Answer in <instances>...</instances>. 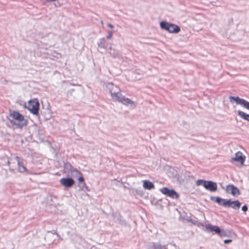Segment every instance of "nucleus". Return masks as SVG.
<instances>
[{
    "label": "nucleus",
    "instance_id": "f257e3e1",
    "mask_svg": "<svg viewBox=\"0 0 249 249\" xmlns=\"http://www.w3.org/2000/svg\"><path fill=\"white\" fill-rule=\"evenodd\" d=\"M105 86L106 89L110 94L113 101H118L125 106L130 105L134 107H136L134 102L121 94L120 88L116 85L111 82H107L105 84Z\"/></svg>",
    "mask_w": 249,
    "mask_h": 249
},
{
    "label": "nucleus",
    "instance_id": "f03ea898",
    "mask_svg": "<svg viewBox=\"0 0 249 249\" xmlns=\"http://www.w3.org/2000/svg\"><path fill=\"white\" fill-rule=\"evenodd\" d=\"M9 116L12 118V119L8 118L10 123L12 125L16 126L17 128H22L28 124V120L25 119L24 116L18 111L10 112Z\"/></svg>",
    "mask_w": 249,
    "mask_h": 249
},
{
    "label": "nucleus",
    "instance_id": "7ed1b4c3",
    "mask_svg": "<svg viewBox=\"0 0 249 249\" xmlns=\"http://www.w3.org/2000/svg\"><path fill=\"white\" fill-rule=\"evenodd\" d=\"M196 186L202 185L206 190L212 192L217 190V185L216 182L211 180L198 179L196 182Z\"/></svg>",
    "mask_w": 249,
    "mask_h": 249
},
{
    "label": "nucleus",
    "instance_id": "20e7f679",
    "mask_svg": "<svg viewBox=\"0 0 249 249\" xmlns=\"http://www.w3.org/2000/svg\"><path fill=\"white\" fill-rule=\"evenodd\" d=\"M160 28L170 33H178L180 31V27L175 24L162 21L160 22Z\"/></svg>",
    "mask_w": 249,
    "mask_h": 249
},
{
    "label": "nucleus",
    "instance_id": "39448f33",
    "mask_svg": "<svg viewBox=\"0 0 249 249\" xmlns=\"http://www.w3.org/2000/svg\"><path fill=\"white\" fill-rule=\"evenodd\" d=\"M25 107L27 108L33 114L38 115L39 114V104L36 99L29 101L27 105Z\"/></svg>",
    "mask_w": 249,
    "mask_h": 249
},
{
    "label": "nucleus",
    "instance_id": "423d86ee",
    "mask_svg": "<svg viewBox=\"0 0 249 249\" xmlns=\"http://www.w3.org/2000/svg\"><path fill=\"white\" fill-rule=\"evenodd\" d=\"M229 100L231 103L235 102L237 105H240L243 107L249 110V102L247 101V100L242 98H240L238 96L234 97L231 96L229 97ZM248 122H249V118L248 119Z\"/></svg>",
    "mask_w": 249,
    "mask_h": 249
},
{
    "label": "nucleus",
    "instance_id": "0eeeda50",
    "mask_svg": "<svg viewBox=\"0 0 249 249\" xmlns=\"http://www.w3.org/2000/svg\"><path fill=\"white\" fill-rule=\"evenodd\" d=\"M160 191L163 194L170 197L173 199H177L179 197L178 194L174 189H170L165 187L160 189Z\"/></svg>",
    "mask_w": 249,
    "mask_h": 249
},
{
    "label": "nucleus",
    "instance_id": "6e6552de",
    "mask_svg": "<svg viewBox=\"0 0 249 249\" xmlns=\"http://www.w3.org/2000/svg\"><path fill=\"white\" fill-rule=\"evenodd\" d=\"M245 159L246 157L243 155V153L240 151H238L235 153V157L231 159V162L234 163L235 161H238L241 165H244Z\"/></svg>",
    "mask_w": 249,
    "mask_h": 249
},
{
    "label": "nucleus",
    "instance_id": "1a4fd4ad",
    "mask_svg": "<svg viewBox=\"0 0 249 249\" xmlns=\"http://www.w3.org/2000/svg\"><path fill=\"white\" fill-rule=\"evenodd\" d=\"M60 183L66 188H71L74 184L75 181L71 178H63L60 179Z\"/></svg>",
    "mask_w": 249,
    "mask_h": 249
},
{
    "label": "nucleus",
    "instance_id": "9d476101",
    "mask_svg": "<svg viewBox=\"0 0 249 249\" xmlns=\"http://www.w3.org/2000/svg\"><path fill=\"white\" fill-rule=\"evenodd\" d=\"M78 180L79 183L78 184V187L80 190L83 191H89V187L87 186L85 181V178L83 176H80L78 177Z\"/></svg>",
    "mask_w": 249,
    "mask_h": 249
},
{
    "label": "nucleus",
    "instance_id": "9b49d317",
    "mask_svg": "<svg viewBox=\"0 0 249 249\" xmlns=\"http://www.w3.org/2000/svg\"><path fill=\"white\" fill-rule=\"evenodd\" d=\"M15 159L17 161L18 171L20 173H28V170L24 165L22 160H20V158L18 156L15 157Z\"/></svg>",
    "mask_w": 249,
    "mask_h": 249
},
{
    "label": "nucleus",
    "instance_id": "f8f14e48",
    "mask_svg": "<svg viewBox=\"0 0 249 249\" xmlns=\"http://www.w3.org/2000/svg\"><path fill=\"white\" fill-rule=\"evenodd\" d=\"M230 190V193L233 196H238L240 194V192L239 189L232 184H229L227 186V192L229 193V191Z\"/></svg>",
    "mask_w": 249,
    "mask_h": 249
},
{
    "label": "nucleus",
    "instance_id": "ddd939ff",
    "mask_svg": "<svg viewBox=\"0 0 249 249\" xmlns=\"http://www.w3.org/2000/svg\"><path fill=\"white\" fill-rule=\"evenodd\" d=\"M98 46L99 48L105 49L106 51H108L110 48L111 44L107 42L105 38H101L97 43Z\"/></svg>",
    "mask_w": 249,
    "mask_h": 249
},
{
    "label": "nucleus",
    "instance_id": "4468645a",
    "mask_svg": "<svg viewBox=\"0 0 249 249\" xmlns=\"http://www.w3.org/2000/svg\"><path fill=\"white\" fill-rule=\"evenodd\" d=\"M211 199L217 203L219 205L224 207L227 206V203H228L227 201L228 200L227 199H224L219 196H211Z\"/></svg>",
    "mask_w": 249,
    "mask_h": 249
},
{
    "label": "nucleus",
    "instance_id": "2eb2a0df",
    "mask_svg": "<svg viewBox=\"0 0 249 249\" xmlns=\"http://www.w3.org/2000/svg\"><path fill=\"white\" fill-rule=\"evenodd\" d=\"M205 229L207 231L209 232H214L215 234L218 235L220 228L217 226H213L210 224L206 225Z\"/></svg>",
    "mask_w": 249,
    "mask_h": 249
},
{
    "label": "nucleus",
    "instance_id": "dca6fc26",
    "mask_svg": "<svg viewBox=\"0 0 249 249\" xmlns=\"http://www.w3.org/2000/svg\"><path fill=\"white\" fill-rule=\"evenodd\" d=\"M227 202L228 203H227V207H231L233 209L235 210L239 209L241 205V202L238 200L231 201V199H229Z\"/></svg>",
    "mask_w": 249,
    "mask_h": 249
},
{
    "label": "nucleus",
    "instance_id": "f3484780",
    "mask_svg": "<svg viewBox=\"0 0 249 249\" xmlns=\"http://www.w3.org/2000/svg\"><path fill=\"white\" fill-rule=\"evenodd\" d=\"M143 182V187L145 189L150 190L155 188L153 182L148 180H144Z\"/></svg>",
    "mask_w": 249,
    "mask_h": 249
},
{
    "label": "nucleus",
    "instance_id": "a211bd4d",
    "mask_svg": "<svg viewBox=\"0 0 249 249\" xmlns=\"http://www.w3.org/2000/svg\"><path fill=\"white\" fill-rule=\"evenodd\" d=\"M237 114L238 115H239L242 119L248 121V119L249 118V114H248L240 110L237 111Z\"/></svg>",
    "mask_w": 249,
    "mask_h": 249
},
{
    "label": "nucleus",
    "instance_id": "6ab92c4d",
    "mask_svg": "<svg viewBox=\"0 0 249 249\" xmlns=\"http://www.w3.org/2000/svg\"><path fill=\"white\" fill-rule=\"evenodd\" d=\"M64 167L66 171L71 173L72 170H74V167H73L71 164L69 162L64 163Z\"/></svg>",
    "mask_w": 249,
    "mask_h": 249
},
{
    "label": "nucleus",
    "instance_id": "aec40b11",
    "mask_svg": "<svg viewBox=\"0 0 249 249\" xmlns=\"http://www.w3.org/2000/svg\"><path fill=\"white\" fill-rule=\"evenodd\" d=\"M71 175L73 176L75 178H77V179L78 178V177L80 176H83L82 174L78 171L76 168H74V170H72L71 172Z\"/></svg>",
    "mask_w": 249,
    "mask_h": 249
},
{
    "label": "nucleus",
    "instance_id": "412c9836",
    "mask_svg": "<svg viewBox=\"0 0 249 249\" xmlns=\"http://www.w3.org/2000/svg\"><path fill=\"white\" fill-rule=\"evenodd\" d=\"M151 249H167L165 246H162L160 244L153 243Z\"/></svg>",
    "mask_w": 249,
    "mask_h": 249
},
{
    "label": "nucleus",
    "instance_id": "4be33fe9",
    "mask_svg": "<svg viewBox=\"0 0 249 249\" xmlns=\"http://www.w3.org/2000/svg\"><path fill=\"white\" fill-rule=\"evenodd\" d=\"M107 51L110 55L114 57H117L119 54L118 52L114 49H112L111 47H110V48H109L108 51Z\"/></svg>",
    "mask_w": 249,
    "mask_h": 249
},
{
    "label": "nucleus",
    "instance_id": "5701e85b",
    "mask_svg": "<svg viewBox=\"0 0 249 249\" xmlns=\"http://www.w3.org/2000/svg\"><path fill=\"white\" fill-rule=\"evenodd\" d=\"M228 235V232L227 231L224 229H221L220 231L218 234V235L221 237L227 236Z\"/></svg>",
    "mask_w": 249,
    "mask_h": 249
},
{
    "label": "nucleus",
    "instance_id": "b1692460",
    "mask_svg": "<svg viewBox=\"0 0 249 249\" xmlns=\"http://www.w3.org/2000/svg\"><path fill=\"white\" fill-rule=\"evenodd\" d=\"M113 35V32L111 31H109L107 32V39H110L111 38Z\"/></svg>",
    "mask_w": 249,
    "mask_h": 249
},
{
    "label": "nucleus",
    "instance_id": "393cba45",
    "mask_svg": "<svg viewBox=\"0 0 249 249\" xmlns=\"http://www.w3.org/2000/svg\"><path fill=\"white\" fill-rule=\"evenodd\" d=\"M248 208L247 205H244L242 207V210L244 212H246L248 211Z\"/></svg>",
    "mask_w": 249,
    "mask_h": 249
},
{
    "label": "nucleus",
    "instance_id": "a878e982",
    "mask_svg": "<svg viewBox=\"0 0 249 249\" xmlns=\"http://www.w3.org/2000/svg\"><path fill=\"white\" fill-rule=\"evenodd\" d=\"M232 241L231 239H226L224 241L225 244H228Z\"/></svg>",
    "mask_w": 249,
    "mask_h": 249
},
{
    "label": "nucleus",
    "instance_id": "bb28decb",
    "mask_svg": "<svg viewBox=\"0 0 249 249\" xmlns=\"http://www.w3.org/2000/svg\"><path fill=\"white\" fill-rule=\"evenodd\" d=\"M107 25L108 27H109L110 28L112 29L114 28V26L111 23H107Z\"/></svg>",
    "mask_w": 249,
    "mask_h": 249
},
{
    "label": "nucleus",
    "instance_id": "cd10ccee",
    "mask_svg": "<svg viewBox=\"0 0 249 249\" xmlns=\"http://www.w3.org/2000/svg\"><path fill=\"white\" fill-rule=\"evenodd\" d=\"M193 223L195 225H197L198 226H199V225L198 224V221L195 220V221L193 222Z\"/></svg>",
    "mask_w": 249,
    "mask_h": 249
},
{
    "label": "nucleus",
    "instance_id": "c85d7f7f",
    "mask_svg": "<svg viewBox=\"0 0 249 249\" xmlns=\"http://www.w3.org/2000/svg\"><path fill=\"white\" fill-rule=\"evenodd\" d=\"M198 224L199 225V227H203L204 226V224L201 222H198Z\"/></svg>",
    "mask_w": 249,
    "mask_h": 249
},
{
    "label": "nucleus",
    "instance_id": "c756f323",
    "mask_svg": "<svg viewBox=\"0 0 249 249\" xmlns=\"http://www.w3.org/2000/svg\"><path fill=\"white\" fill-rule=\"evenodd\" d=\"M52 232V233L53 234H56L57 236L58 235V234H57V233L55 231H53Z\"/></svg>",
    "mask_w": 249,
    "mask_h": 249
},
{
    "label": "nucleus",
    "instance_id": "7c9ffc66",
    "mask_svg": "<svg viewBox=\"0 0 249 249\" xmlns=\"http://www.w3.org/2000/svg\"><path fill=\"white\" fill-rule=\"evenodd\" d=\"M46 0L48 2H52V1H56L57 0Z\"/></svg>",
    "mask_w": 249,
    "mask_h": 249
}]
</instances>
